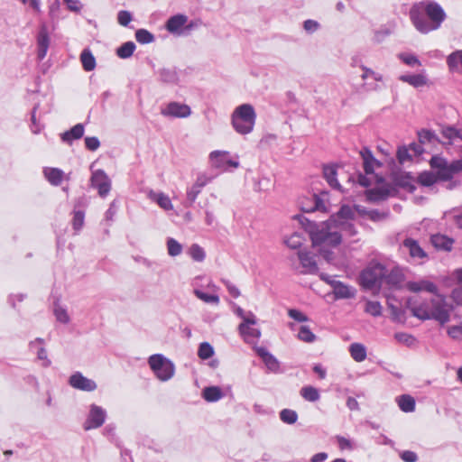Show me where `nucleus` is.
Returning a JSON list of instances; mask_svg holds the SVG:
<instances>
[{"instance_id":"1","label":"nucleus","mask_w":462,"mask_h":462,"mask_svg":"<svg viewBox=\"0 0 462 462\" xmlns=\"http://www.w3.org/2000/svg\"><path fill=\"white\" fill-rule=\"evenodd\" d=\"M355 214V210L350 206L344 205L337 214L326 222L317 224L303 216H298L297 218L309 232L313 246L319 247L324 258L330 262V254L326 250V247L338 245L341 243L343 234L349 236L356 234V230L351 222Z\"/></svg>"},{"instance_id":"2","label":"nucleus","mask_w":462,"mask_h":462,"mask_svg":"<svg viewBox=\"0 0 462 462\" xmlns=\"http://www.w3.org/2000/svg\"><path fill=\"white\" fill-rule=\"evenodd\" d=\"M408 308L411 314L420 320L433 319L440 326L452 320L453 305L448 303L442 294H436L430 301H420L415 299L408 300Z\"/></svg>"},{"instance_id":"3","label":"nucleus","mask_w":462,"mask_h":462,"mask_svg":"<svg viewBox=\"0 0 462 462\" xmlns=\"http://www.w3.org/2000/svg\"><path fill=\"white\" fill-rule=\"evenodd\" d=\"M414 27L421 33L439 29L446 19L443 8L436 2L425 1L415 4L410 11Z\"/></svg>"},{"instance_id":"4","label":"nucleus","mask_w":462,"mask_h":462,"mask_svg":"<svg viewBox=\"0 0 462 462\" xmlns=\"http://www.w3.org/2000/svg\"><path fill=\"white\" fill-rule=\"evenodd\" d=\"M230 119L234 130L241 135H246L254 128L256 113L251 104L245 103L234 109Z\"/></svg>"},{"instance_id":"5","label":"nucleus","mask_w":462,"mask_h":462,"mask_svg":"<svg viewBox=\"0 0 462 462\" xmlns=\"http://www.w3.org/2000/svg\"><path fill=\"white\" fill-rule=\"evenodd\" d=\"M148 365L157 379L162 382L171 380L175 374L173 362L162 354L152 355L148 358Z\"/></svg>"},{"instance_id":"6","label":"nucleus","mask_w":462,"mask_h":462,"mask_svg":"<svg viewBox=\"0 0 462 462\" xmlns=\"http://www.w3.org/2000/svg\"><path fill=\"white\" fill-rule=\"evenodd\" d=\"M385 267L381 263H371L361 273V284L369 290L379 289L383 285Z\"/></svg>"},{"instance_id":"7","label":"nucleus","mask_w":462,"mask_h":462,"mask_svg":"<svg viewBox=\"0 0 462 462\" xmlns=\"http://www.w3.org/2000/svg\"><path fill=\"white\" fill-rule=\"evenodd\" d=\"M208 159L212 168L222 171H227L229 168L236 169L240 165L238 155H236V160H233L229 158V152L227 151H213L209 153Z\"/></svg>"},{"instance_id":"8","label":"nucleus","mask_w":462,"mask_h":462,"mask_svg":"<svg viewBox=\"0 0 462 462\" xmlns=\"http://www.w3.org/2000/svg\"><path fill=\"white\" fill-rule=\"evenodd\" d=\"M106 418V411L105 409L97 404H91L88 417L83 423V429L85 430L98 429L105 423Z\"/></svg>"},{"instance_id":"9","label":"nucleus","mask_w":462,"mask_h":462,"mask_svg":"<svg viewBox=\"0 0 462 462\" xmlns=\"http://www.w3.org/2000/svg\"><path fill=\"white\" fill-rule=\"evenodd\" d=\"M91 186L97 189L98 195L105 198L111 189V180L103 170H97L92 172L90 178Z\"/></svg>"},{"instance_id":"10","label":"nucleus","mask_w":462,"mask_h":462,"mask_svg":"<svg viewBox=\"0 0 462 462\" xmlns=\"http://www.w3.org/2000/svg\"><path fill=\"white\" fill-rule=\"evenodd\" d=\"M161 114L166 117L186 118L191 115V108L186 104L172 101L162 107Z\"/></svg>"},{"instance_id":"11","label":"nucleus","mask_w":462,"mask_h":462,"mask_svg":"<svg viewBox=\"0 0 462 462\" xmlns=\"http://www.w3.org/2000/svg\"><path fill=\"white\" fill-rule=\"evenodd\" d=\"M402 248L409 254L414 262L422 263L428 259V254L413 238H406L402 244Z\"/></svg>"},{"instance_id":"12","label":"nucleus","mask_w":462,"mask_h":462,"mask_svg":"<svg viewBox=\"0 0 462 462\" xmlns=\"http://www.w3.org/2000/svg\"><path fill=\"white\" fill-rule=\"evenodd\" d=\"M69 384L77 390L83 392H94L97 388V383L83 375L80 372L73 373L69 378Z\"/></svg>"},{"instance_id":"13","label":"nucleus","mask_w":462,"mask_h":462,"mask_svg":"<svg viewBox=\"0 0 462 462\" xmlns=\"http://www.w3.org/2000/svg\"><path fill=\"white\" fill-rule=\"evenodd\" d=\"M36 42H37V58L39 60H42L47 55V52H48V50L50 47V42H51L48 28L45 23H42L40 26V29H39V32H38V34L36 37Z\"/></svg>"},{"instance_id":"14","label":"nucleus","mask_w":462,"mask_h":462,"mask_svg":"<svg viewBox=\"0 0 462 462\" xmlns=\"http://www.w3.org/2000/svg\"><path fill=\"white\" fill-rule=\"evenodd\" d=\"M297 255L302 268L300 271L301 273L314 274L318 273L319 268L317 263L310 252L306 250H299L297 252Z\"/></svg>"},{"instance_id":"15","label":"nucleus","mask_w":462,"mask_h":462,"mask_svg":"<svg viewBox=\"0 0 462 462\" xmlns=\"http://www.w3.org/2000/svg\"><path fill=\"white\" fill-rule=\"evenodd\" d=\"M398 79L402 82L409 84L414 88H420L430 85V79L427 76L426 70L424 69L417 74L400 75Z\"/></svg>"},{"instance_id":"16","label":"nucleus","mask_w":462,"mask_h":462,"mask_svg":"<svg viewBox=\"0 0 462 462\" xmlns=\"http://www.w3.org/2000/svg\"><path fill=\"white\" fill-rule=\"evenodd\" d=\"M188 23V16L185 14H176L170 17L166 23L165 28L172 34L180 35L183 31L182 28Z\"/></svg>"},{"instance_id":"17","label":"nucleus","mask_w":462,"mask_h":462,"mask_svg":"<svg viewBox=\"0 0 462 462\" xmlns=\"http://www.w3.org/2000/svg\"><path fill=\"white\" fill-rule=\"evenodd\" d=\"M404 281V274L400 267H393L390 271L385 268L383 284L393 288H398Z\"/></svg>"},{"instance_id":"18","label":"nucleus","mask_w":462,"mask_h":462,"mask_svg":"<svg viewBox=\"0 0 462 462\" xmlns=\"http://www.w3.org/2000/svg\"><path fill=\"white\" fill-rule=\"evenodd\" d=\"M395 189L391 185H383L381 187L369 189L367 191V198L371 201H379L387 199L390 196H393Z\"/></svg>"},{"instance_id":"19","label":"nucleus","mask_w":462,"mask_h":462,"mask_svg":"<svg viewBox=\"0 0 462 462\" xmlns=\"http://www.w3.org/2000/svg\"><path fill=\"white\" fill-rule=\"evenodd\" d=\"M407 289L412 292L428 291L432 293L434 296L439 293L438 287L432 282L428 280H420L417 282H409L407 283Z\"/></svg>"},{"instance_id":"20","label":"nucleus","mask_w":462,"mask_h":462,"mask_svg":"<svg viewBox=\"0 0 462 462\" xmlns=\"http://www.w3.org/2000/svg\"><path fill=\"white\" fill-rule=\"evenodd\" d=\"M360 155L363 159L364 170L365 174L373 175L375 167H379L381 163L374 157L372 152L366 147H364L360 151Z\"/></svg>"},{"instance_id":"21","label":"nucleus","mask_w":462,"mask_h":462,"mask_svg":"<svg viewBox=\"0 0 462 462\" xmlns=\"http://www.w3.org/2000/svg\"><path fill=\"white\" fill-rule=\"evenodd\" d=\"M147 197L165 211L173 209L170 197L163 192H156L150 189L147 193Z\"/></svg>"},{"instance_id":"22","label":"nucleus","mask_w":462,"mask_h":462,"mask_svg":"<svg viewBox=\"0 0 462 462\" xmlns=\"http://www.w3.org/2000/svg\"><path fill=\"white\" fill-rule=\"evenodd\" d=\"M85 128L83 124H77L69 130L60 134L62 142L71 144L73 141L80 139L84 135Z\"/></svg>"},{"instance_id":"23","label":"nucleus","mask_w":462,"mask_h":462,"mask_svg":"<svg viewBox=\"0 0 462 462\" xmlns=\"http://www.w3.org/2000/svg\"><path fill=\"white\" fill-rule=\"evenodd\" d=\"M430 241L434 247L444 251H450L454 244V240L452 238L441 234L431 236Z\"/></svg>"},{"instance_id":"24","label":"nucleus","mask_w":462,"mask_h":462,"mask_svg":"<svg viewBox=\"0 0 462 462\" xmlns=\"http://www.w3.org/2000/svg\"><path fill=\"white\" fill-rule=\"evenodd\" d=\"M43 174L53 186H59L64 178V171L59 168L46 167L43 169Z\"/></svg>"},{"instance_id":"25","label":"nucleus","mask_w":462,"mask_h":462,"mask_svg":"<svg viewBox=\"0 0 462 462\" xmlns=\"http://www.w3.org/2000/svg\"><path fill=\"white\" fill-rule=\"evenodd\" d=\"M337 171L335 165H327L323 167V176L328 185L335 189H340L341 186L337 180Z\"/></svg>"},{"instance_id":"26","label":"nucleus","mask_w":462,"mask_h":462,"mask_svg":"<svg viewBox=\"0 0 462 462\" xmlns=\"http://www.w3.org/2000/svg\"><path fill=\"white\" fill-rule=\"evenodd\" d=\"M448 66L452 72L462 73V50L449 54L447 59Z\"/></svg>"},{"instance_id":"27","label":"nucleus","mask_w":462,"mask_h":462,"mask_svg":"<svg viewBox=\"0 0 462 462\" xmlns=\"http://www.w3.org/2000/svg\"><path fill=\"white\" fill-rule=\"evenodd\" d=\"M202 397L208 402H215L222 399L224 393L219 386H208L203 389Z\"/></svg>"},{"instance_id":"28","label":"nucleus","mask_w":462,"mask_h":462,"mask_svg":"<svg viewBox=\"0 0 462 462\" xmlns=\"http://www.w3.org/2000/svg\"><path fill=\"white\" fill-rule=\"evenodd\" d=\"M349 353L356 362H363L367 356L366 347L361 343H352L349 346Z\"/></svg>"},{"instance_id":"29","label":"nucleus","mask_w":462,"mask_h":462,"mask_svg":"<svg viewBox=\"0 0 462 462\" xmlns=\"http://www.w3.org/2000/svg\"><path fill=\"white\" fill-rule=\"evenodd\" d=\"M333 293L336 299H350L355 296V290L340 282L335 284Z\"/></svg>"},{"instance_id":"30","label":"nucleus","mask_w":462,"mask_h":462,"mask_svg":"<svg viewBox=\"0 0 462 462\" xmlns=\"http://www.w3.org/2000/svg\"><path fill=\"white\" fill-rule=\"evenodd\" d=\"M241 336L246 342H251L254 339H258L261 337V331L258 328L246 326V324H240L238 327Z\"/></svg>"},{"instance_id":"31","label":"nucleus","mask_w":462,"mask_h":462,"mask_svg":"<svg viewBox=\"0 0 462 462\" xmlns=\"http://www.w3.org/2000/svg\"><path fill=\"white\" fill-rule=\"evenodd\" d=\"M397 403L403 412H411L415 410V400L408 394L401 395L397 398Z\"/></svg>"},{"instance_id":"32","label":"nucleus","mask_w":462,"mask_h":462,"mask_svg":"<svg viewBox=\"0 0 462 462\" xmlns=\"http://www.w3.org/2000/svg\"><path fill=\"white\" fill-rule=\"evenodd\" d=\"M80 61L86 71H91L96 68V59L92 52L85 49L80 54Z\"/></svg>"},{"instance_id":"33","label":"nucleus","mask_w":462,"mask_h":462,"mask_svg":"<svg viewBox=\"0 0 462 462\" xmlns=\"http://www.w3.org/2000/svg\"><path fill=\"white\" fill-rule=\"evenodd\" d=\"M300 395L308 402H317L320 398L319 392L313 386H304L300 389Z\"/></svg>"},{"instance_id":"34","label":"nucleus","mask_w":462,"mask_h":462,"mask_svg":"<svg viewBox=\"0 0 462 462\" xmlns=\"http://www.w3.org/2000/svg\"><path fill=\"white\" fill-rule=\"evenodd\" d=\"M135 48L134 42H126L116 50V54L121 59H127L133 55Z\"/></svg>"},{"instance_id":"35","label":"nucleus","mask_w":462,"mask_h":462,"mask_svg":"<svg viewBox=\"0 0 462 462\" xmlns=\"http://www.w3.org/2000/svg\"><path fill=\"white\" fill-rule=\"evenodd\" d=\"M53 313L56 319L62 324H68L70 321L67 309L58 303L54 305Z\"/></svg>"},{"instance_id":"36","label":"nucleus","mask_w":462,"mask_h":462,"mask_svg":"<svg viewBox=\"0 0 462 462\" xmlns=\"http://www.w3.org/2000/svg\"><path fill=\"white\" fill-rule=\"evenodd\" d=\"M193 293L195 294V296L199 299L200 300L206 302V303H211V304H214V305H218L219 304V297L216 294H208L199 289H195Z\"/></svg>"},{"instance_id":"37","label":"nucleus","mask_w":462,"mask_h":462,"mask_svg":"<svg viewBox=\"0 0 462 462\" xmlns=\"http://www.w3.org/2000/svg\"><path fill=\"white\" fill-rule=\"evenodd\" d=\"M448 336L455 341H462V321L447 327Z\"/></svg>"},{"instance_id":"38","label":"nucleus","mask_w":462,"mask_h":462,"mask_svg":"<svg viewBox=\"0 0 462 462\" xmlns=\"http://www.w3.org/2000/svg\"><path fill=\"white\" fill-rule=\"evenodd\" d=\"M297 337L306 343H312L316 340V335L312 333L308 326H300Z\"/></svg>"},{"instance_id":"39","label":"nucleus","mask_w":462,"mask_h":462,"mask_svg":"<svg viewBox=\"0 0 462 462\" xmlns=\"http://www.w3.org/2000/svg\"><path fill=\"white\" fill-rule=\"evenodd\" d=\"M304 242V238L299 233H293L284 240L286 245L291 249H300Z\"/></svg>"},{"instance_id":"40","label":"nucleus","mask_w":462,"mask_h":462,"mask_svg":"<svg viewBox=\"0 0 462 462\" xmlns=\"http://www.w3.org/2000/svg\"><path fill=\"white\" fill-rule=\"evenodd\" d=\"M189 254L196 262H202L206 257L204 249L198 244H193L189 249Z\"/></svg>"},{"instance_id":"41","label":"nucleus","mask_w":462,"mask_h":462,"mask_svg":"<svg viewBox=\"0 0 462 462\" xmlns=\"http://www.w3.org/2000/svg\"><path fill=\"white\" fill-rule=\"evenodd\" d=\"M135 39L141 44H148L154 42V36L145 29H138L135 32Z\"/></svg>"},{"instance_id":"42","label":"nucleus","mask_w":462,"mask_h":462,"mask_svg":"<svg viewBox=\"0 0 462 462\" xmlns=\"http://www.w3.org/2000/svg\"><path fill=\"white\" fill-rule=\"evenodd\" d=\"M167 250L169 255L175 257L181 254L182 245L174 238L170 237L167 239Z\"/></svg>"},{"instance_id":"43","label":"nucleus","mask_w":462,"mask_h":462,"mask_svg":"<svg viewBox=\"0 0 462 462\" xmlns=\"http://www.w3.org/2000/svg\"><path fill=\"white\" fill-rule=\"evenodd\" d=\"M280 419L284 423L293 424L298 420V414L293 410L283 409L280 411Z\"/></svg>"},{"instance_id":"44","label":"nucleus","mask_w":462,"mask_h":462,"mask_svg":"<svg viewBox=\"0 0 462 462\" xmlns=\"http://www.w3.org/2000/svg\"><path fill=\"white\" fill-rule=\"evenodd\" d=\"M442 134L449 141L459 139L462 141V128L446 127L442 130Z\"/></svg>"},{"instance_id":"45","label":"nucleus","mask_w":462,"mask_h":462,"mask_svg":"<svg viewBox=\"0 0 462 462\" xmlns=\"http://www.w3.org/2000/svg\"><path fill=\"white\" fill-rule=\"evenodd\" d=\"M214 355V349L212 346L208 342H203L199 345L198 350V356L203 359H208Z\"/></svg>"},{"instance_id":"46","label":"nucleus","mask_w":462,"mask_h":462,"mask_svg":"<svg viewBox=\"0 0 462 462\" xmlns=\"http://www.w3.org/2000/svg\"><path fill=\"white\" fill-rule=\"evenodd\" d=\"M419 142L422 144L430 143L437 140V136L433 131L422 129L418 133Z\"/></svg>"},{"instance_id":"47","label":"nucleus","mask_w":462,"mask_h":462,"mask_svg":"<svg viewBox=\"0 0 462 462\" xmlns=\"http://www.w3.org/2000/svg\"><path fill=\"white\" fill-rule=\"evenodd\" d=\"M201 192V189L199 188H196V186L193 184L190 188L187 189V200L184 202V207L189 208L190 207L195 200L197 199L199 194Z\"/></svg>"},{"instance_id":"48","label":"nucleus","mask_w":462,"mask_h":462,"mask_svg":"<svg viewBox=\"0 0 462 462\" xmlns=\"http://www.w3.org/2000/svg\"><path fill=\"white\" fill-rule=\"evenodd\" d=\"M398 58L406 65L410 67H419L421 65L420 60L413 54L410 53H400Z\"/></svg>"},{"instance_id":"49","label":"nucleus","mask_w":462,"mask_h":462,"mask_svg":"<svg viewBox=\"0 0 462 462\" xmlns=\"http://www.w3.org/2000/svg\"><path fill=\"white\" fill-rule=\"evenodd\" d=\"M85 214L82 210H74L72 226L76 232H79L84 225Z\"/></svg>"},{"instance_id":"50","label":"nucleus","mask_w":462,"mask_h":462,"mask_svg":"<svg viewBox=\"0 0 462 462\" xmlns=\"http://www.w3.org/2000/svg\"><path fill=\"white\" fill-rule=\"evenodd\" d=\"M39 107V105H36L33 106L32 108V115H31V125H30V128H31V131L32 134H38L41 133V131L43 129L44 125L40 124L37 119H36V111Z\"/></svg>"},{"instance_id":"51","label":"nucleus","mask_w":462,"mask_h":462,"mask_svg":"<svg viewBox=\"0 0 462 462\" xmlns=\"http://www.w3.org/2000/svg\"><path fill=\"white\" fill-rule=\"evenodd\" d=\"M365 310L374 317H378L382 314V306L379 301L368 300Z\"/></svg>"},{"instance_id":"52","label":"nucleus","mask_w":462,"mask_h":462,"mask_svg":"<svg viewBox=\"0 0 462 462\" xmlns=\"http://www.w3.org/2000/svg\"><path fill=\"white\" fill-rule=\"evenodd\" d=\"M361 69L363 70V74L361 75V79L363 80L367 79L368 78H372L375 81H382L383 75L381 73L375 72L374 70L362 65Z\"/></svg>"},{"instance_id":"53","label":"nucleus","mask_w":462,"mask_h":462,"mask_svg":"<svg viewBox=\"0 0 462 462\" xmlns=\"http://www.w3.org/2000/svg\"><path fill=\"white\" fill-rule=\"evenodd\" d=\"M394 338L399 343L404 344L406 346H411L415 343V338L413 336L403 332L395 333Z\"/></svg>"},{"instance_id":"54","label":"nucleus","mask_w":462,"mask_h":462,"mask_svg":"<svg viewBox=\"0 0 462 462\" xmlns=\"http://www.w3.org/2000/svg\"><path fill=\"white\" fill-rule=\"evenodd\" d=\"M438 179L442 180H448L453 177L452 170L448 162L444 167L439 169L436 173Z\"/></svg>"},{"instance_id":"55","label":"nucleus","mask_w":462,"mask_h":462,"mask_svg":"<svg viewBox=\"0 0 462 462\" xmlns=\"http://www.w3.org/2000/svg\"><path fill=\"white\" fill-rule=\"evenodd\" d=\"M37 358L42 361V365L43 367H49L51 364V360L48 358L47 350L44 346H40L37 350Z\"/></svg>"},{"instance_id":"56","label":"nucleus","mask_w":462,"mask_h":462,"mask_svg":"<svg viewBox=\"0 0 462 462\" xmlns=\"http://www.w3.org/2000/svg\"><path fill=\"white\" fill-rule=\"evenodd\" d=\"M160 78L162 81L171 83L176 80L177 75L176 72L171 69H163L160 70Z\"/></svg>"},{"instance_id":"57","label":"nucleus","mask_w":462,"mask_h":462,"mask_svg":"<svg viewBox=\"0 0 462 462\" xmlns=\"http://www.w3.org/2000/svg\"><path fill=\"white\" fill-rule=\"evenodd\" d=\"M263 362L265 364L266 367L271 372L275 373V372L279 371V368H280L279 361L272 354L269 356H267Z\"/></svg>"},{"instance_id":"58","label":"nucleus","mask_w":462,"mask_h":462,"mask_svg":"<svg viewBox=\"0 0 462 462\" xmlns=\"http://www.w3.org/2000/svg\"><path fill=\"white\" fill-rule=\"evenodd\" d=\"M288 315L298 322H307L309 320V318L299 310L291 309L288 310Z\"/></svg>"},{"instance_id":"59","label":"nucleus","mask_w":462,"mask_h":462,"mask_svg":"<svg viewBox=\"0 0 462 462\" xmlns=\"http://www.w3.org/2000/svg\"><path fill=\"white\" fill-rule=\"evenodd\" d=\"M85 146L89 151H96L100 146V142L96 136H88L85 138Z\"/></svg>"},{"instance_id":"60","label":"nucleus","mask_w":462,"mask_h":462,"mask_svg":"<svg viewBox=\"0 0 462 462\" xmlns=\"http://www.w3.org/2000/svg\"><path fill=\"white\" fill-rule=\"evenodd\" d=\"M212 180V177L211 176H208L205 173H201L199 175H198L195 182H194V185L196 186V188H199L202 190V189L207 185L208 184L209 182H211Z\"/></svg>"},{"instance_id":"61","label":"nucleus","mask_w":462,"mask_h":462,"mask_svg":"<svg viewBox=\"0 0 462 462\" xmlns=\"http://www.w3.org/2000/svg\"><path fill=\"white\" fill-rule=\"evenodd\" d=\"M132 21V14L128 11H120L117 14V22L122 26H127Z\"/></svg>"},{"instance_id":"62","label":"nucleus","mask_w":462,"mask_h":462,"mask_svg":"<svg viewBox=\"0 0 462 462\" xmlns=\"http://www.w3.org/2000/svg\"><path fill=\"white\" fill-rule=\"evenodd\" d=\"M448 163V161L439 156H433L430 160V166L435 173L444 167Z\"/></svg>"},{"instance_id":"63","label":"nucleus","mask_w":462,"mask_h":462,"mask_svg":"<svg viewBox=\"0 0 462 462\" xmlns=\"http://www.w3.org/2000/svg\"><path fill=\"white\" fill-rule=\"evenodd\" d=\"M221 282L226 286L227 291L229 292V294L232 297L238 298L240 296L241 293H240L239 289L235 284H233L230 281L222 279Z\"/></svg>"},{"instance_id":"64","label":"nucleus","mask_w":462,"mask_h":462,"mask_svg":"<svg viewBox=\"0 0 462 462\" xmlns=\"http://www.w3.org/2000/svg\"><path fill=\"white\" fill-rule=\"evenodd\" d=\"M409 151H410V149L405 146L400 147L398 149L397 159L400 163H403L411 159V156Z\"/></svg>"}]
</instances>
